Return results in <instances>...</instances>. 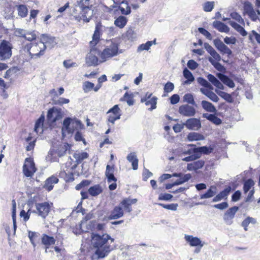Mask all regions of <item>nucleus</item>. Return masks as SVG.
I'll return each instance as SVG.
<instances>
[{
	"label": "nucleus",
	"instance_id": "obj_49",
	"mask_svg": "<svg viewBox=\"0 0 260 260\" xmlns=\"http://www.w3.org/2000/svg\"><path fill=\"white\" fill-rule=\"evenodd\" d=\"M156 104H157V98L156 97H152L148 99L147 101H146V105L150 106V108H149V110L150 111L155 109L156 108Z\"/></svg>",
	"mask_w": 260,
	"mask_h": 260
},
{
	"label": "nucleus",
	"instance_id": "obj_28",
	"mask_svg": "<svg viewBox=\"0 0 260 260\" xmlns=\"http://www.w3.org/2000/svg\"><path fill=\"white\" fill-rule=\"evenodd\" d=\"M217 193V187L212 185L207 190V191L204 194L200 196L201 199H205L211 198L215 196Z\"/></svg>",
	"mask_w": 260,
	"mask_h": 260
},
{
	"label": "nucleus",
	"instance_id": "obj_23",
	"mask_svg": "<svg viewBox=\"0 0 260 260\" xmlns=\"http://www.w3.org/2000/svg\"><path fill=\"white\" fill-rule=\"evenodd\" d=\"M123 215V211L121 206L119 205L114 207L113 210L112 211L109 219H116L122 217Z\"/></svg>",
	"mask_w": 260,
	"mask_h": 260
},
{
	"label": "nucleus",
	"instance_id": "obj_40",
	"mask_svg": "<svg viewBox=\"0 0 260 260\" xmlns=\"http://www.w3.org/2000/svg\"><path fill=\"white\" fill-rule=\"evenodd\" d=\"M183 76L187 79L184 81V84H190L194 80L192 74L186 68L183 70Z\"/></svg>",
	"mask_w": 260,
	"mask_h": 260
},
{
	"label": "nucleus",
	"instance_id": "obj_27",
	"mask_svg": "<svg viewBox=\"0 0 260 260\" xmlns=\"http://www.w3.org/2000/svg\"><path fill=\"white\" fill-rule=\"evenodd\" d=\"M184 153L186 154H190V155L183 158V161H191L201 157V154L199 152L196 153V152H193V149L188 150Z\"/></svg>",
	"mask_w": 260,
	"mask_h": 260
},
{
	"label": "nucleus",
	"instance_id": "obj_21",
	"mask_svg": "<svg viewBox=\"0 0 260 260\" xmlns=\"http://www.w3.org/2000/svg\"><path fill=\"white\" fill-rule=\"evenodd\" d=\"M137 202V200L136 199H131L129 198H126L123 199L119 204V205L123 207L124 209L128 212H131L132 211L131 205L135 204Z\"/></svg>",
	"mask_w": 260,
	"mask_h": 260
},
{
	"label": "nucleus",
	"instance_id": "obj_47",
	"mask_svg": "<svg viewBox=\"0 0 260 260\" xmlns=\"http://www.w3.org/2000/svg\"><path fill=\"white\" fill-rule=\"evenodd\" d=\"M197 82L199 84L204 87L207 88L209 89H213L212 85L203 78L199 77L197 78Z\"/></svg>",
	"mask_w": 260,
	"mask_h": 260
},
{
	"label": "nucleus",
	"instance_id": "obj_45",
	"mask_svg": "<svg viewBox=\"0 0 260 260\" xmlns=\"http://www.w3.org/2000/svg\"><path fill=\"white\" fill-rule=\"evenodd\" d=\"M249 18L253 21H255L259 18L260 15V11L259 10H255L254 9L247 14Z\"/></svg>",
	"mask_w": 260,
	"mask_h": 260
},
{
	"label": "nucleus",
	"instance_id": "obj_43",
	"mask_svg": "<svg viewBox=\"0 0 260 260\" xmlns=\"http://www.w3.org/2000/svg\"><path fill=\"white\" fill-rule=\"evenodd\" d=\"M73 156L76 160V162L77 164H79L81 163L83 160L87 158L88 156V155L87 153L84 152L81 153H75L73 155Z\"/></svg>",
	"mask_w": 260,
	"mask_h": 260
},
{
	"label": "nucleus",
	"instance_id": "obj_16",
	"mask_svg": "<svg viewBox=\"0 0 260 260\" xmlns=\"http://www.w3.org/2000/svg\"><path fill=\"white\" fill-rule=\"evenodd\" d=\"M185 127L190 130L198 131L201 127V122L198 118H189L184 123Z\"/></svg>",
	"mask_w": 260,
	"mask_h": 260
},
{
	"label": "nucleus",
	"instance_id": "obj_34",
	"mask_svg": "<svg viewBox=\"0 0 260 260\" xmlns=\"http://www.w3.org/2000/svg\"><path fill=\"white\" fill-rule=\"evenodd\" d=\"M207 77L209 82L216 88L221 90L224 89V86L214 76L208 74Z\"/></svg>",
	"mask_w": 260,
	"mask_h": 260
},
{
	"label": "nucleus",
	"instance_id": "obj_64",
	"mask_svg": "<svg viewBox=\"0 0 260 260\" xmlns=\"http://www.w3.org/2000/svg\"><path fill=\"white\" fill-rule=\"evenodd\" d=\"M253 9V7L251 3L249 2H245L244 5V13L247 14L251 10Z\"/></svg>",
	"mask_w": 260,
	"mask_h": 260
},
{
	"label": "nucleus",
	"instance_id": "obj_10",
	"mask_svg": "<svg viewBox=\"0 0 260 260\" xmlns=\"http://www.w3.org/2000/svg\"><path fill=\"white\" fill-rule=\"evenodd\" d=\"M36 171L37 169L32 159L30 158H26L23 166V173L24 176L31 178Z\"/></svg>",
	"mask_w": 260,
	"mask_h": 260
},
{
	"label": "nucleus",
	"instance_id": "obj_20",
	"mask_svg": "<svg viewBox=\"0 0 260 260\" xmlns=\"http://www.w3.org/2000/svg\"><path fill=\"white\" fill-rule=\"evenodd\" d=\"M114 5L113 6H111L113 8L117 7L119 4H123L124 7L119 6L118 8L120 11L121 13L123 15H128L131 12V8L128 6L127 2L124 3V1H113Z\"/></svg>",
	"mask_w": 260,
	"mask_h": 260
},
{
	"label": "nucleus",
	"instance_id": "obj_18",
	"mask_svg": "<svg viewBox=\"0 0 260 260\" xmlns=\"http://www.w3.org/2000/svg\"><path fill=\"white\" fill-rule=\"evenodd\" d=\"M184 239L191 247H200L201 248L204 245V243L200 238L191 235H185Z\"/></svg>",
	"mask_w": 260,
	"mask_h": 260
},
{
	"label": "nucleus",
	"instance_id": "obj_32",
	"mask_svg": "<svg viewBox=\"0 0 260 260\" xmlns=\"http://www.w3.org/2000/svg\"><path fill=\"white\" fill-rule=\"evenodd\" d=\"M42 242L46 246L45 252H47V248L49 246L54 244L55 240L53 237H50L46 234H44L42 237Z\"/></svg>",
	"mask_w": 260,
	"mask_h": 260
},
{
	"label": "nucleus",
	"instance_id": "obj_55",
	"mask_svg": "<svg viewBox=\"0 0 260 260\" xmlns=\"http://www.w3.org/2000/svg\"><path fill=\"white\" fill-rule=\"evenodd\" d=\"M214 2H207L203 5V10L205 12H211L214 9Z\"/></svg>",
	"mask_w": 260,
	"mask_h": 260
},
{
	"label": "nucleus",
	"instance_id": "obj_51",
	"mask_svg": "<svg viewBox=\"0 0 260 260\" xmlns=\"http://www.w3.org/2000/svg\"><path fill=\"white\" fill-rule=\"evenodd\" d=\"M94 84L89 81H85L83 84V90L85 93L90 92L92 89H93Z\"/></svg>",
	"mask_w": 260,
	"mask_h": 260
},
{
	"label": "nucleus",
	"instance_id": "obj_46",
	"mask_svg": "<svg viewBox=\"0 0 260 260\" xmlns=\"http://www.w3.org/2000/svg\"><path fill=\"white\" fill-rule=\"evenodd\" d=\"M39 236V234L35 232L28 231V237L31 243L34 247H35L36 244L35 243L36 240Z\"/></svg>",
	"mask_w": 260,
	"mask_h": 260
},
{
	"label": "nucleus",
	"instance_id": "obj_11",
	"mask_svg": "<svg viewBox=\"0 0 260 260\" xmlns=\"http://www.w3.org/2000/svg\"><path fill=\"white\" fill-rule=\"evenodd\" d=\"M67 150L64 145H60L58 147L50 149L48 153V157L51 161H54L57 156H62Z\"/></svg>",
	"mask_w": 260,
	"mask_h": 260
},
{
	"label": "nucleus",
	"instance_id": "obj_41",
	"mask_svg": "<svg viewBox=\"0 0 260 260\" xmlns=\"http://www.w3.org/2000/svg\"><path fill=\"white\" fill-rule=\"evenodd\" d=\"M187 139L189 141L203 140L204 139V137L200 134L192 132L188 135Z\"/></svg>",
	"mask_w": 260,
	"mask_h": 260
},
{
	"label": "nucleus",
	"instance_id": "obj_17",
	"mask_svg": "<svg viewBox=\"0 0 260 260\" xmlns=\"http://www.w3.org/2000/svg\"><path fill=\"white\" fill-rule=\"evenodd\" d=\"M214 45L217 49L222 54L230 55L232 52L231 49L226 46L220 40L216 39L213 41Z\"/></svg>",
	"mask_w": 260,
	"mask_h": 260
},
{
	"label": "nucleus",
	"instance_id": "obj_35",
	"mask_svg": "<svg viewBox=\"0 0 260 260\" xmlns=\"http://www.w3.org/2000/svg\"><path fill=\"white\" fill-rule=\"evenodd\" d=\"M201 105L202 108L207 112L215 113L217 111L215 107L211 103L207 101H202Z\"/></svg>",
	"mask_w": 260,
	"mask_h": 260
},
{
	"label": "nucleus",
	"instance_id": "obj_62",
	"mask_svg": "<svg viewBox=\"0 0 260 260\" xmlns=\"http://www.w3.org/2000/svg\"><path fill=\"white\" fill-rule=\"evenodd\" d=\"M36 35L34 31H26L24 38L29 41H32L36 39Z\"/></svg>",
	"mask_w": 260,
	"mask_h": 260
},
{
	"label": "nucleus",
	"instance_id": "obj_56",
	"mask_svg": "<svg viewBox=\"0 0 260 260\" xmlns=\"http://www.w3.org/2000/svg\"><path fill=\"white\" fill-rule=\"evenodd\" d=\"M231 17L242 25L245 24L244 21L241 16L237 12H232L230 14Z\"/></svg>",
	"mask_w": 260,
	"mask_h": 260
},
{
	"label": "nucleus",
	"instance_id": "obj_5",
	"mask_svg": "<svg viewBox=\"0 0 260 260\" xmlns=\"http://www.w3.org/2000/svg\"><path fill=\"white\" fill-rule=\"evenodd\" d=\"M90 218V215H87L81 221L79 228L81 232H86L88 230L102 231L105 227L104 223H97L95 221H87Z\"/></svg>",
	"mask_w": 260,
	"mask_h": 260
},
{
	"label": "nucleus",
	"instance_id": "obj_31",
	"mask_svg": "<svg viewBox=\"0 0 260 260\" xmlns=\"http://www.w3.org/2000/svg\"><path fill=\"white\" fill-rule=\"evenodd\" d=\"M58 182V178L52 176L46 180L44 187L48 191H50L53 189V184L57 183Z\"/></svg>",
	"mask_w": 260,
	"mask_h": 260
},
{
	"label": "nucleus",
	"instance_id": "obj_57",
	"mask_svg": "<svg viewBox=\"0 0 260 260\" xmlns=\"http://www.w3.org/2000/svg\"><path fill=\"white\" fill-rule=\"evenodd\" d=\"M27 9L24 5H20L18 8V13L22 17H25L27 14Z\"/></svg>",
	"mask_w": 260,
	"mask_h": 260
},
{
	"label": "nucleus",
	"instance_id": "obj_54",
	"mask_svg": "<svg viewBox=\"0 0 260 260\" xmlns=\"http://www.w3.org/2000/svg\"><path fill=\"white\" fill-rule=\"evenodd\" d=\"M158 206H161L165 209H168L172 211H176L177 209L178 205L177 204H164L162 203H157L156 204Z\"/></svg>",
	"mask_w": 260,
	"mask_h": 260
},
{
	"label": "nucleus",
	"instance_id": "obj_13",
	"mask_svg": "<svg viewBox=\"0 0 260 260\" xmlns=\"http://www.w3.org/2000/svg\"><path fill=\"white\" fill-rule=\"evenodd\" d=\"M50 208V205L47 202L36 204L37 213L43 218H45L48 215Z\"/></svg>",
	"mask_w": 260,
	"mask_h": 260
},
{
	"label": "nucleus",
	"instance_id": "obj_1",
	"mask_svg": "<svg viewBox=\"0 0 260 260\" xmlns=\"http://www.w3.org/2000/svg\"><path fill=\"white\" fill-rule=\"evenodd\" d=\"M109 241L112 243L114 242V239L107 234L102 235L92 234L91 244L95 249L94 254L98 258L105 257L113 249Z\"/></svg>",
	"mask_w": 260,
	"mask_h": 260
},
{
	"label": "nucleus",
	"instance_id": "obj_30",
	"mask_svg": "<svg viewBox=\"0 0 260 260\" xmlns=\"http://www.w3.org/2000/svg\"><path fill=\"white\" fill-rule=\"evenodd\" d=\"M217 77L226 85L230 88L235 87V83L233 81L228 77L221 73L217 74Z\"/></svg>",
	"mask_w": 260,
	"mask_h": 260
},
{
	"label": "nucleus",
	"instance_id": "obj_33",
	"mask_svg": "<svg viewBox=\"0 0 260 260\" xmlns=\"http://www.w3.org/2000/svg\"><path fill=\"white\" fill-rule=\"evenodd\" d=\"M45 120L44 115H41L40 117L36 121L35 126V131L39 134H41L43 132V123Z\"/></svg>",
	"mask_w": 260,
	"mask_h": 260
},
{
	"label": "nucleus",
	"instance_id": "obj_4",
	"mask_svg": "<svg viewBox=\"0 0 260 260\" xmlns=\"http://www.w3.org/2000/svg\"><path fill=\"white\" fill-rule=\"evenodd\" d=\"M83 124L81 121L77 119L66 118L63 122V126L61 129L63 137L67 134H72L75 130L83 128Z\"/></svg>",
	"mask_w": 260,
	"mask_h": 260
},
{
	"label": "nucleus",
	"instance_id": "obj_50",
	"mask_svg": "<svg viewBox=\"0 0 260 260\" xmlns=\"http://www.w3.org/2000/svg\"><path fill=\"white\" fill-rule=\"evenodd\" d=\"M254 185V181L251 179H248L244 183L243 186V190L245 193H247L250 191L251 187Z\"/></svg>",
	"mask_w": 260,
	"mask_h": 260
},
{
	"label": "nucleus",
	"instance_id": "obj_9",
	"mask_svg": "<svg viewBox=\"0 0 260 260\" xmlns=\"http://www.w3.org/2000/svg\"><path fill=\"white\" fill-rule=\"evenodd\" d=\"M12 44L6 41L3 40L0 44V59L5 60L9 59L12 54Z\"/></svg>",
	"mask_w": 260,
	"mask_h": 260
},
{
	"label": "nucleus",
	"instance_id": "obj_42",
	"mask_svg": "<svg viewBox=\"0 0 260 260\" xmlns=\"http://www.w3.org/2000/svg\"><path fill=\"white\" fill-rule=\"evenodd\" d=\"M102 191V189L99 185H95L90 187L88 189L89 193L92 196H96L101 193Z\"/></svg>",
	"mask_w": 260,
	"mask_h": 260
},
{
	"label": "nucleus",
	"instance_id": "obj_38",
	"mask_svg": "<svg viewBox=\"0 0 260 260\" xmlns=\"http://www.w3.org/2000/svg\"><path fill=\"white\" fill-rule=\"evenodd\" d=\"M203 117L204 118H206L209 121L213 122L214 124L216 125H219L221 123V120L217 117L216 115L214 114H211L208 113H204L203 114Z\"/></svg>",
	"mask_w": 260,
	"mask_h": 260
},
{
	"label": "nucleus",
	"instance_id": "obj_52",
	"mask_svg": "<svg viewBox=\"0 0 260 260\" xmlns=\"http://www.w3.org/2000/svg\"><path fill=\"white\" fill-rule=\"evenodd\" d=\"M183 101L188 104L196 106L193 96L191 93H186L183 96Z\"/></svg>",
	"mask_w": 260,
	"mask_h": 260
},
{
	"label": "nucleus",
	"instance_id": "obj_53",
	"mask_svg": "<svg viewBox=\"0 0 260 260\" xmlns=\"http://www.w3.org/2000/svg\"><path fill=\"white\" fill-rule=\"evenodd\" d=\"M211 57H209L208 60L210 61V60H213L214 62L219 61L221 58L220 55L216 52V51L214 49L210 53H209Z\"/></svg>",
	"mask_w": 260,
	"mask_h": 260
},
{
	"label": "nucleus",
	"instance_id": "obj_58",
	"mask_svg": "<svg viewBox=\"0 0 260 260\" xmlns=\"http://www.w3.org/2000/svg\"><path fill=\"white\" fill-rule=\"evenodd\" d=\"M126 36L128 40L133 41L137 38V33L132 28H129L126 31Z\"/></svg>",
	"mask_w": 260,
	"mask_h": 260
},
{
	"label": "nucleus",
	"instance_id": "obj_26",
	"mask_svg": "<svg viewBox=\"0 0 260 260\" xmlns=\"http://www.w3.org/2000/svg\"><path fill=\"white\" fill-rule=\"evenodd\" d=\"M231 190V187L228 186L223 190L215 196L213 199V202H219L222 199H226Z\"/></svg>",
	"mask_w": 260,
	"mask_h": 260
},
{
	"label": "nucleus",
	"instance_id": "obj_8",
	"mask_svg": "<svg viewBox=\"0 0 260 260\" xmlns=\"http://www.w3.org/2000/svg\"><path fill=\"white\" fill-rule=\"evenodd\" d=\"M82 11L78 14L77 13V10L74 9L72 15L75 19L78 22H80L83 20V22H88L91 18L92 14V11L89 9V7H85L84 9H81Z\"/></svg>",
	"mask_w": 260,
	"mask_h": 260
},
{
	"label": "nucleus",
	"instance_id": "obj_15",
	"mask_svg": "<svg viewBox=\"0 0 260 260\" xmlns=\"http://www.w3.org/2000/svg\"><path fill=\"white\" fill-rule=\"evenodd\" d=\"M179 113L185 117H192L195 115L196 110L195 108L188 104L183 105L179 107Z\"/></svg>",
	"mask_w": 260,
	"mask_h": 260
},
{
	"label": "nucleus",
	"instance_id": "obj_39",
	"mask_svg": "<svg viewBox=\"0 0 260 260\" xmlns=\"http://www.w3.org/2000/svg\"><path fill=\"white\" fill-rule=\"evenodd\" d=\"M127 19L123 16H120L114 21V24L120 28H123L126 24Z\"/></svg>",
	"mask_w": 260,
	"mask_h": 260
},
{
	"label": "nucleus",
	"instance_id": "obj_19",
	"mask_svg": "<svg viewBox=\"0 0 260 260\" xmlns=\"http://www.w3.org/2000/svg\"><path fill=\"white\" fill-rule=\"evenodd\" d=\"M40 40L46 46V48L47 47L52 48L56 44L55 38L47 35H42Z\"/></svg>",
	"mask_w": 260,
	"mask_h": 260
},
{
	"label": "nucleus",
	"instance_id": "obj_22",
	"mask_svg": "<svg viewBox=\"0 0 260 260\" xmlns=\"http://www.w3.org/2000/svg\"><path fill=\"white\" fill-rule=\"evenodd\" d=\"M239 210V208L236 206L230 208L224 214L223 216L224 220L228 223L234 217L236 213Z\"/></svg>",
	"mask_w": 260,
	"mask_h": 260
},
{
	"label": "nucleus",
	"instance_id": "obj_59",
	"mask_svg": "<svg viewBox=\"0 0 260 260\" xmlns=\"http://www.w3.org/2000/svg\"><path fill=\"white\" fill-rule=\"evenodd\" d=\"M152 41H148L145 44H141L138 48V51H141L143 50H148L150 47L152 45Z\"/></svg>",
	"mask_w": 260,
	"mask_h": 260
},
{
	"label": "nucleus",
	"instance_id": "obj_7",
	"mask_svg": "<svg viewBox=\"0 0 260 260\" xmlns=\"http://www.w3.org/2000/svg\"><path fill=\"white\" fill-rule=\"evenodd\" d=\"M82 11L78 14L77 13V10L74 9L72 15L75 19L78 22H80L83 20V22H88L91 18L92 14V11L89 9V7H85L84 9H81Z\"/></svg>",
	"mask_w": 260,
	"mask_h": 260
},
{
	"label": "nucleus",
	"instance_id": "obj_36",
	"mask_svg": "<svg viewBox=\"0 0 260 260\" xmlns=\"http://www.w3.org/2000/svg\"><path fill=\"white\" fill-rule=\"evenodd\" d=\"M127 159L132 163L133 170H136L138 169V159L135 152L129 154L127 156Z\"/></svg>",
	"mask_w": 260,
	"mask_h": 260
},
{
	"label": "nucleus",
	"instance_id": "obj_63",
	"mask_svg": "<svg viewBox=\"0 0 260 260\" xmlns=\"http://www.w3.org/2000/svg\"><path fill=\"white\" fill-rule=\"evenodd\" d=\"M35 213L36 211H31L30 210H28L27 212H26L24 210H22L20 213V216L21 217H23L24 221H27L28 220L29 218V216L31 213Z\"/></svg>",
	"mask_w": 260,
	"mask_h": 260
},
{
	"label": "nucleus",
	"instance_id": "obj_6",
	"mask_svg": "<svg viewBox=\"0 0 260 260\" xmlns=\"http://www.w3.org/2000/svg\"><path fill=\"white\" fill-rule=\"evenodd\" d=\"M118 54V46L116 43H112L107 46L100 54L102 61H105L108 59Z\"/></svg>",
	"mask_w": 260,
	"mask_h": 260
},
{
	"label": "nucleus",
	"instance_id": "obj_14",
	"mask_svg": "<svg viewBox=\"0 0 260 260\" xmlns=\"http://www.w3.org/2000/svg\"><path fill=\"white\" fill-rule=\"evenodd\" d=\"M62 117V114L60 110L56 108L50 109L47 114V119L48 122L53 123L57 120H60Z\"/></svg>",
	"mask_w": 260,
	"mask_h": 260
},
{
	"label": "nucleus",
	"instance_id": "obj_2",
	"mask_svg": "<svg viewBox=\"0 0 260 260\" xmlns=\"http://www.w3.org/2000/svg\"><path fill=\"white\" fill-rule=\"evenodd\" d=\"M100 38V32L99 28L96 27L92 36V40L89 42L90 52L87 55L86 58V63L88 66H96L98 64V58L95 55L96 50L95 46L99 42Z\"/></svg>",
	"mask_w": 260,
	"mask_h": 260
},
{
	"label": "nucleus",
	"instance_id": "obj_37",
	"mask_svg": "<svg viewBox=\"0 0 260 260\" xmlns=\"http://www.w3.org/2000/svg\"><path fill=\"white\" fill-rule=\"evenodd\" d=\"M229 24L233 27L236 30H237L241 36L245 37L247 35V32L243 28V26H241L239 24L235 22L230 21Z\"/></svg>",
	"mask_w": 260,
	"mask_h": 260
},
{
	"label": "nucleus",
	"instance_id": "obj_29",
	"mask_svg": "<svg viewBox=\"0 0 260 260\" xmlns=\"http://www.w3.org/2000/svg\"><path fill=\"white\" fill-rule=\"evenodd\" d=\"M213 26L220 32L228 33L230 31V28L220 21H214L213 22Z\"/></svg>",
	"mask_w": 260,
	"mask_h": 260
},
{
	"label": "nucleus",
	"instance_id": "obj_61",
	"mask_svg": "<svg viewBox=\"0 0 260 260\" xmlns=\"http://www.w3.org/2000/svg\"><path fill=\"white\" fill-rule=\"evenodd\" d=\"M193 151L196 152V153H200L201 154V153H204L205 154H207L210 153L211 151L209 150V148L206 146L196 148L193 149Z\"/></svg>",
	"mask_w": 260,
	"mask_h": 260
},
{
	"label": "nucleus",
	"instance_id": "obj_44",
	"mask_svg": "<svg viewBox=\"0 0 260 260\" xmlns=\"http://www.w3.org/2000/svg\"><path fill=\"white\" fill-rule=\"evenodd\" d=\"M215 91L220 97L223 98L226 102L229 103H232L233 102V98L230 94L217 89H215Z\"/></svg>",
	"mask_w": 260,
	"mask_h": 260
},
{
	"label": "nucleus",
	"instance_id": "obj_48",
	"mask_svg": "<svg viewBox=\"0 0 260 260\" xmlns=\"http://www.w3.org/2000/svg\"><path fill=\"white\" fill-rule=\"evenodd\" d=\"M256 220L255 218L251 217H247L242 222V225L243 227H244L245 231H247V226H248V225L250 223L255 224L256 223Z\"/></svg>",
	"mask_w": 260,
	"mask_h": 260
},
{
	"label": "nucleus",
	"instance_id": "obj_25",
	"mask_svg": "<svg viewBox=\"0 0 260 260\" xmlns=\"http://www.w3.org/2000/svg\"><path fill=\"white\" fill-rule=\"evenodd\" d=\"M205 162L203 160H199L196 161L189 163L187 165V169L188 171H196L201 169L204 165Z\"/></svg>",
	"mask_w": 260,
	"mask_h": 260
},
{
	"label": "nucleus",
	"instance_id": "obj_60",
	"mask_svg": "<svg viewBox=\"0 0 260 260\" xmlns=\"http://www.w3.org/2000/svg\"><path fill=\"white\" fill-rule=\"evenodd\" d=\"M121 100L125 101L129 106L133 105L134 104V100L133 96L131 94H129L127 92H126L122 99Z\"/></svg>",
	"mask_w": 260,
	"mask_h": 260
},
{
	"label": "nucleus",
	"instance_id": "obj_3",
	"mask_svg": "<svg viewBox=\"0 0 260 260\" xmlns=\"http://www.w3.org/2000/svg\"><path fill=\"white\" fill-rule=\"evenodd\" d=\"M28 53L31 58L37 59L43 55L46 50V46L41 42H33L26 45L24 47Z\"/></svg>",
	"mask_w": 260,
	"mask_h": 260
},
{
	"label": "nucleus",
	"instance_id": "obj_12",
	"mask_svg": "<svg viewBox=\"0 0 260 260\" xmlns=\"http://www.w3.org/2000/svg\"><path fill=\"white\" fill-rule=\"evenodd\" d=\"M120 110L117 105H115L107 112L108 121L113 125L115 121L120 118Z\"/></svg>",
	"mask_w": 260,
	"mask_h": 260
},
{
	"label": "nucleus",
	"instance_id": "obj_24",
	"mask_svg": "<svg viewBox=\"0 0 260 260\" xmlns=\"http://www.w3.org/2000/svg\"><path fill=\"white\" fill-rule=\"evenodd\" d=\"M211 89H205L204 88H201L200 89V92L207 96L210 100L214 102H217L219 101V98L218 96L213 91L210 90Z\"/></svg>",
	"mask_w": 260,
	"mask_h": 260
}]
</instances>
